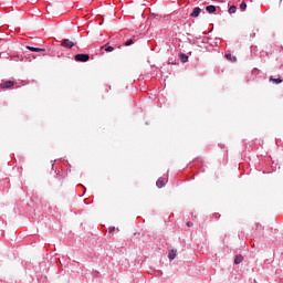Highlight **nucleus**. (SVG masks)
I'll return each mask as SVG.
<instances>
[{
  "label": "nucleus",
  "mask_w": 283,
  "mask_h": 283,
  "mask_svg": "<svg viewBox=\"0 0 283 283\" xmlns=\"http://www.w3.org/2000/svg\"><path fill=\"white\" fill-rule=\"evenodd\" d=\"M75 61L80 63H87V61H90V54H83V53L76 54Z\"/></svg>",
  "instance_id": "nucleus-1"
},
{
  "label": "nucleus",
  "mask_w": 283,
  "mask_h": 283,
  "mask_svg": "<svg viewBox=\"0 0 283 283\" xmlns=\"http://www.w3.org/2000/svg\"><path fill=\"white\" fill-rule=\"evenodd\" d=\"M11 87H14V81H6L0 83V90H11Z\"/></svg>",
  "instance_id": "nucleus-2"
},
{
  "label": "nucleus",
  "mask_w": 283,
  "mask_h": 283,
  "mask_svg": "<svg viewBox=\"0 0 283 283\" xmlns=\"http://www.w3.org/2000/svg\"><path fill=\"white\" fill-rule=\"evenodd\" d=\"M61 45H62V48L72 49L76 45V42H73L70 39H64V40H62Z\"/></svg>",
  "instance_id": "nucleus-3"
},
{
  "label": "nucleus",
  "mask_w": 283,
  "mask_h": 283,
  "mask_svg": "<svg viewBox=\"0 0 283 283\" xmlns=\"http://www.w3.org/2000/svg\"><path fill=\"white\" fill-rule=\"evenodd\" d=\"M226 59L227 61H230V63H235V61H238V57H235V55H232L231 53H227Z\"/></svg>",
  "instance_id": "nucleus-4"
},
{
  "label": "nucleus",
  "mask_w": 283,
  "mask_h": 283,
  "mask_svg": "<svg viewBox=\"0 0 283 283\" xmlns=\"http://www.w3.org/2000/svg\"><path fill=\"white\" fill-rule=\"evenodd\" d=\"M200 12H201V9H200L199 7H196V8L192 10L190 17H193V18L200 17Z\"/></svg>",
  "instance_id": "nucleus-5"
},
{
  "label": "nucleus",
  "mask_w": 283,
  "mask_h": 283,
  "mask_svg": "<svg viewBox=\"0 0 283 283\" xmlns=\"http://www.w3.org/2000/svg\"><path fill=\"white\" fill-rule=\"evenodd\" d=\"M27 49L30 50V52H45V49L41 48L27 46Z\"/></svg>",
  "instance_id": "nucleus-6"
},
{
  "label": "nucleus",
  "mask_w": 283,
  "mask_h": 283,
  "mask_svg": "<svg viewBox=\"0 0 283 283\" xmlns=\"http://www.w3.org/2000/svg\"><path fill=\"white\" fill-rule=\"evenodd\" d=\"M179 59H180L181 63H187L189 61V56H187V54H185V53H180Z\"/></svg>",
  "instance_id": "nucleus-7"
},
{
  "label": "nucleus",
  "mask_w": 283,
  "mask_h": 283,
  "mask_svg": "<svg viewBox=\"0 0 283 283\" xmlns=\"http://www.w3.org/2000/svg\"><path fill=\"white\" fill-rule=\"evenodd\" d=\"M178 253L177 250H170L168 253L169 260H176V254Z\"/></svg>",
  "instance_id": "nucleus-8"
},
{
  "label": "nucleus",
  "mask_w": 283,
  "mask_h": 283,
  "mask_svg": "<svg viewBox=\"0 0 283 283\" xmlns=\"http://www.w3.org/2000/svg\"><path fill=\"white\" fill-rule=\"evenodd\" d=\"M158 189H163V187H165V179L159 178L156 182Z\"/></svg>",
  "instance_id": "nucleus-9"
},
{
  "label": "nucleus",
  "mask_w": 283,
  "mask_h": 283,
  "mask_svg": "<svg viewBox=\"0 0 283 283\" xmlns=\"http://www.w3.org/2000/svg\"><path fill=\"white\" fill-rule=\"evenodd\" d=\"M206 10L209 14H213V12H216V6H208L206 7Z\"/></svg>",
  "instance_id": "nucleus-10"
},
{
  "label": "nucleus",
  "mask_w": 283,
  "mask_h": 283,
  "mask_svg": "<svg viewBox=\"0 0 283 283\" xmlns=\"http://www.w3.org/2000/svg\"><path fill=\"white\" fill-rule=\"evenodd\" d=\"M229 14H235V12H238V7L235 6H231L228 10Z\"/></svg>",
  "instance_id": "nucleus-11"
},
{
  "label": "nucleus",
  "mask_w": 283,
  "mask_h": 283,
  "mask_svg": "<svg viewBox=\"0 0 283 283\" xmlns=\"http://www.w3.org/2000/svg\"><path fill=\"white\" fill-rule=\"evenodd\" d=\"M244 260V256L242 255H237L234 259V264H241V262Z\"/></svg>",
  "instance_id": "nucleus-12"
},
{
  "label": "nucleus",
  "mask_w": 283,
  "mask_h": 283,
  "mask_svg": "<svg viewBox=\"0 0 283 283\" xmlns=\"http://www.w3.org/2000/svg\"><path fill=\"white\" fill-rule=\"evenodd\" d=\"M102 50H105V52H114V46L103 45Z\"/></svg>",
  "instance_id": "nucleus-13"
},
{
  "label": "nucleus",
  "mask_w": 283,
  "mask_h": 283,
  "mask_svg": "<svg viewBox=\"0 0 283 283\" xmlns=\"http://www.w3.org/2000/svg\"><path fill=\"white\" fill-rule=\"evenodd\" d=\"M270 82L271 83H274L276 85H280V83H282V78H273V77H270Z\"/></svg>",
  "instance_id": "nucleus-14"
},
{
  "label": "nucleus",
  "mask_w": 283,
  "mask_h": 283,
  "mask_svg": "<svg viewBox=\"0 0 283 283\" xmlns=\"http://www.w3.org/2000/svg\"><path fill=\"white\" fill-rule=\"evenodd\" d=\"M240 10H242V11L247 10V2H244V0H242V2L240 4Z\"/></svg>",
  "instance_id": "nucleus-15"
},
{
  "label": "nucleus",
  "mask_w": 283,
  "mask_h": 283,
  "mask_svg": "<svg viewBox=\"0 0 283 283\" xmlns=\"http://www.w3.org/2000/svg\"><path fill=\"white\" fill-rule=\"evenodd\" d=\"M134 44V40H127L126 42H125V45L126 46H129V45H133Z\"/></svg>",
  "instance_id": "nucleus-16"
},
{
  "label": "nucleus",
  "mask_w": 283,
  "mask_h": 283,
  "mask_svg": "<svg viewBox=\"0 0 283 283\" xmlns=\"http://www.w3.org/2000/svg\"><path fill=\"white\" fill-rule=\"evenodd\" d=\"M187 227H193V222L188 221V222H187Z\"/></svg>",
  "instance_id": "nucleus-17"
}]
</instances>
